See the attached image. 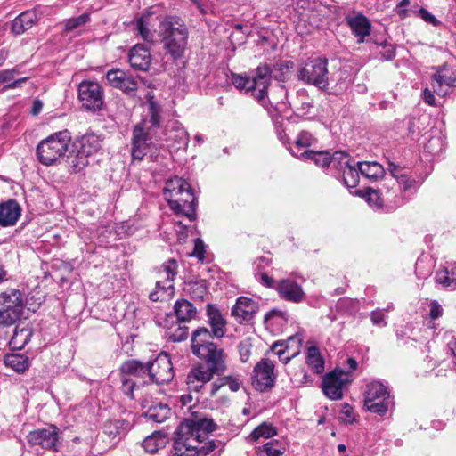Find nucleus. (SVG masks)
Instances as JSON below:
<instances>
[{"instance_id":"nucleus-1","label":"nucleus","mask_w":456,"mask_h":456,"mask_svg":"<svg viewBox=\"0 0 456 456\" xmlns=\"http://www.w3.org/2000/svg\"><path fill=\"white\" fill-rule=\"evenodd\" d=\"M216 429V424L210 419L183 420L176 428L169 456H207L216 447L214 440L206 442Z\"/></svg>"},{"instance_id":"nucleus-2","label":"nucleus","mask_w":456,"mask_h":456,"mask_svg":"<svg viewBox=\"0 0 456 456\" xmlns=\"http://www.w3.org/2000/svg\"><path fill=\"white\" fill-rule=\"evenodd\" d=\"M165 200L175 215L186 216L191 222L196 220L197 199L188 182L181 177L167 181L163 190Z\"/></svg>"},{"instance_id":"nucleus-3","label":"nucleus","mask_w":456,"mask_h":456,"mask_svg":"<svg viewBox=\"0 0 456 456\" xmlns=\"http://www.w3.org/2000/svg\"><path fill=\"white\" fill-rule=\"evenodd\" d=\"M159 36L164 48L174 60L183 57L188 39V30L177 17L168 16L159 22Z\"/></svg>"},{"instance_id":"nucleus-4","label":"nucleus","mask_w":456,"mask_h":456,"mask_svg":"<svg viewBox=\"0 0 456 456\" xmlns=\"http://www.w3.org/2000/svg\"><path fill=\"white\" fill-rule=\"evenodd\" d=\"M272 69L270 66L265 64L260 65L255 69V75L252 78L232 74L233 86L244 91L246 94H250L261 106H267L266 89L271 85Z\"/></svg>"},{"instance_id":"nucleus-5","label":"nucleus","mask_w":456,"mask_h":456,"mask_svg":"<svg viewBox=\"0 0 456 456\" xmlns=\"http://www.w3.org/2000/svg\"><path fill=\"white\" fill-rule=\"evenodd\" d=\"M71 141L70 133L62 130L51 134L41 141L37 147V155L40 163L51 166L65 157Z\"/></svg>"},{"instance_id":"nucleus-6","label":"nucleus","mask_w":456,"mask_h":456,"mask_svg":"<svg viewBox=\"0 0 456 456\" xmlns=\"http://www.w3.org/2000/svg\"><path fill=\"white\" fill-rule=\"evenodd\" d=\"M328 62L325 57L307 60L297 70L298 80L305 85L316 86L322 91H328L330 80Z\"/></svg>"},{"instance_id":"nucleus-7","label":"nucleus","mask_w":456,"mask_h":456,"mask_svg":"<svg viewBox=\"0 0 456 456\" xmlns=\"http://www.w3.org/2000/svg\"><path fill=\"white\" fill-rule=\"evenodd\" d=\"M23 297L20 290L10 289L0 293V325L10 326L23 314Z\"/></svg>"},{"instance_id":"nucleus-8","label":"nucleus","mask_w":456,"mask_h":456,"mask_svg":"<svg viewBox=\"0 0 456 456\" xmlns=\"http://www.w3.org/2000/svg\"><path fill=\"white\" fill-rule=\"evenodd\" d=\"M131 156L134 161H141L145 156L156 160L159 156L158 148L150 142L145 121L136 124L133 129Z\"/></svg>"},{"instance_id":"nucleus-9","label":"nucleus","mask_w":456,"mask_h":456,"mask_svg":"<svg viewBox=\"0 0 456 456\" xmlns=\"http://www.w3.org/2000/svg\"><path fill=\"white\" fill-rule=\"evenodd\" d=\"M178 265L174 259L165 262L159 270V276L164 280L156 281V290L151 291L149 297L151 301L163 300L165 296L168 297L174 294L173 281L177 274Z\"/></svg>"},{"instance_id":"nucleus-10","label":"nucleus","mask_w":456,"mask_h":456,"mask_svg":"<svg viewBox=\"0 0 456 456\" xmlns=\"http://www.w3.org/2000/svg\"><path fill=\"white\" fill-rule=\"evenodd\" d=\"M78 100L82 107L92 112L99 111L104 104V94L97 82L84 80L77 88Z\"/></svg>"},{"instance_id":"nucleus-11","label":"nucleus","mask_w":456,"mask_h":456,"mask_svg":"<svg viewBox=\"0 0 456 456\" xmlns=\"http://www.w3.org/2000/svg\"><path fill=\"white\" fill-rule=\"evenodd\" d=\"M352 380V375L349 372L335 369L324 375L322 388L324 395L330 399H341L343 390L351 384Z\"/></svg>"},{"instance_id":"nucleus-12","label":"nucleus","mask_w":456,"mask_h":456,"mask_svg":"<svg viewBox=\"0 0 456 456\" xmlns=\"http://www.w3.org/2000/svg\"><path fill=\"white\" fill-rule=\"evenodd\" d=\"M353 193L356 196L362 197L369 205L376 208H381L385 204H390L392 205L391 207L396 208L405 202L403 197L399 196L396 191L390 190L389 188H387L385 192H383L382 190L366 188L364 191L356 190Z\"/></svg>"},{"instance_id":"nucleus-13","label":"nucleus","mask_w":456,"mask_h":456,"mask_svg":"<svg viewBox=\"0 0 456 456\" xmlns=\"http://www.w3.org/2000/svg\"><path fill=\"white\" fill-rule=\"evenodd\" d=\"M147 376L150 382L156 384L172 380L173 365L167 354H160L152 362H147Z\"/></svg>"},{"instance_id":"nucleus-14","label":"nucleus","mask_w":456,"mask_h":456,"mask_svg":"<svg viewBox=\"0 0 456 456\" xmlns=\"http://www.w3.org/2000/svg\"><path fill=\"white\" fill-rule=\"evenodd\" d=\"M274 364L267 358L261 359L254 367L252 386L260 392L271 389L275 383Z\"/></svg>"},{"instance_id":"nucleus-15","label":"nucleus","mask_w":456,"mask_h":456,"mask_svg":"<svg viewBox=\"0 0 456 456\" xmlns=\"http://www.w3.org/2000/svg\"><path fill=\"white\" fill-rule=\"evenodd\" d=\"M334 168L342 173L343 183L347 188H355L361 174L356 163L344 151L334 152Z\"/></svg>"},{"instance_id":"nucleus-16","label":"nucleus","mask_w":456,"mask_h":456,"mask_svg":"<svg viewBox=\"0 0 456 456\" xmlns=\"http://www.w3.org/2000/svg\"><path fill=\"white\" fill-rule=\"evenodd\" d=\"M194 354L205 362L204 372H209L210 377L224 372L226 369L225 355L224 350L218 348L216 345H208L205 352L200 350Z\"/></svg>"},{"instance_id":"nucleus-17","label":"nucleus","mask_w":456,"mask_h":456,"mask_svg":"<svg viewBox=\"0 0 456 456\" xmlns=\"http://www.w3.org/2000/svg\"><path fill=\"white\" fill-rule=\"evenodd\" d=\"M267 106H263L268 112L272 119L276 116H281V113L286 112L291 102L288 101V90L283 85H275L271 91V96H268L266 92Z\"/></svg>"},{"instance_id":"nucleus-18","label":"nucleus","mask_w":456,"mask_h":456,"mask_svg":"<svg viewBox=\"0 0 456 456\" xmlns=\"http://www.w3.org/2000/svg\"><path fill=\"white\" fill-rule=\"evenodd\" d=\"M109 85L121 90L127 95L134 96L138 89V82L122 69H112L106 73Z\"/></svg>"},{"instance_id":"nucleus-19","label":"nucleus","mask_w":456,"mask_h":456,"mask_svg":"<svg viewBox=\"0 0 456 456\" xmlns=\"http://www.w3.org/2000/svg\"><path fill=\"white\" fill-rule=\"evenodd\" d=\"M456 87V75L447 69L445 65L436 68V73L432 76V88L439 96H445Z\"/></svg>"},{"instance_id":"nucleus-20","label":"nucleus","mask_w":456,"mask_h":456,"mask_svg":"<svg viewBox=\"0 0 456 456\" xmlns=\"http://www.w3.org/2000/svg\"><path fill=\"white\" fill-rule=\"evenodd\" d=\"M212 379L209 372H204V366L200 365L192 369L187 376V385L190 392H200L202 395L210 396V385L208 381Z\"/></svg>"},{"instance_id":"nucleus-21","label":"nucleus","mask_w":456,"mask_h":456,"mask_svg":"<svg viewBox=\"0 0 456 456\" xmlns=\"http://www.w3.org/2000/svg\"><path fill=\"white\" fill-rule=\"evenodd\" d=\"M257 311L258 304L256 301L249 297H240L232 308V315L240 323L249 322Z\"/></svg>"},{"instance_id":"nucleus-22","label":"nucleus","mask_w":456,"mask_h":456,"mask_svg":"<svg viewBox=\"0 0 456 456\" xmlns=\"http://www.w3.org/2000/svg\"><path fill=\"white\" fill-rule=\"evenodd\" d=\"M345 20L350 28L352 34L357 38L358 43L364 42L365 38L370 35L371 23L362 13L346 15Z\"/></svg>"},{"instance_id":"nucleus-23","label":"nucleus","mask_w":456,"mask_h":456,"mask_svg":"<svg viewBox=\"0 0 456 456\" xmlns=\"http://www.w3.org/2000/svg\"><path fill=\"white\" fill-rule=\"evenodd\" d=\"M58 439V429L54 426L30 431V444H38L45 449L55 451V445Z\"/></svg>"},{"instance_id":"nucleus-24","label":"nucleus","mask_w":456,"mask_h":456,"mask_svg":"<svg viewBox=\"0 0 456 456\" xmlns=\"http://www.w3.org/2000/svg\"><path fill=\"white\" fill-rule=\"evenodd\" d=\"M128 61L134 70L147 71L151 62L150 49L140 44L135 45L129 52Z\"/></svg>"},{"instance_id":"nucleus-25","label":"nucleus","mask_w":456,"mask_h":456,"mask_svg":"<svg viewBox=\"0 0 456 456\" xmlns=\"http://www.w3.org/2000/svg\"><path fill=\"white\" fill-rule=\"evenodd\" d=\"M206 315L208 317V323L211 328V334H213L216 338H222L225 335L227 322L220 310L216 305L208 304Z\"/></svg>"},{"instance_id":"nucleus-26","label":"nucleus","mask_w":456,"mask_h":456,"mask_svg":"<svg viewBox=\"0 0 456 456\" xmlns=\"http://www.w3.org/2000/svg\"><path fill=\"white\" fill-rule=\"evenodd\" d=\"M276 289L281 298L293 303L303 301L305 297L301 286L289 279L281 280L276 286Z\"/></svg>"},{"instance_id":"nucleus-27","label":"nucleus","mask_w":456,"mask_h":456,"mask_svg":"<svg viewBox=\"0 0 456 456\" xmlns=\"http://www.w3.org/2000/svg\"><path fill=\"white\" fill-rule=\"evenodd\" d=\"M290 153L298 159L311 160L314 162L317 167L322 168L328 167L330 165L334 167V153L330 155L327 151H314L305 150L302 152H299V151H296L294 149L290 148Z\"/></svg>"},{"instance_id":"nucleus-28","label":"nucleus","mask_w":456,"mask_h":456,"mask_svg":"<svg viewBox=\"0 0 456 456\" xmlns=\"http://www.w3.org/2000/svg\"><path fill=\"white\" fill-rule=\"evenodd\" d=\"M168 126L167 140L170 142V146L176 150L186 148L189 143V134L184 127L177 121L171 122Z\"/></svg>"},{"instance_id":"nucleus-29","label":"nucleus","mask_w":456,"mask_h":456,"mask_svg":"<svg viewBox=\"0 0 456 456\" xmlns=\"http://www.w3.org/2000/svg\"><path fill=\"white\" fill-rule=\"evenodd\" d=\"M390 397H394V395L387 381L377 379L366 385L364 399H389Z\"/></svg>"},{"instance_id":"nucleus-30","label":"nucleus","mask_w":456,"mask_h":456,"mask_svg":"<svg viewBox=\"0 0 456 456\" xmlns=\"http://www.w3.org/2000/svg\"><path fill=\"white\" fill-rule=\"evenodd\" d=\"M436 282L448 290L456 289V264H447L438 269L435 275Z\"/></svg>"},{"instance_id":"nucleus-31","label":"nucleus","mask_w":456,"mask_h":456,"mask_svg":"<svg viewBox=\"0 0 456 456\" xmlns=\"http://www.w3.org/2000/svg\"><path fill=\"white\" fill-rule=\"evenodd\" d=\"M20 208L15 200H8L0 204V225L10 226L15 224L20 216Z\"/></svg>"},{"instance_id":"nucleus-32","label":"nucleus","mask_w":456,"mask_h":456,"mask_svg":"<svg viewBox=\"0 0 456 456\" xmlns=\"http://www.w3.org/2000/svg\"><path fill=\"white\" fill-rule=\"evenodd\" d=\"M216 337L211 334L206 327H200L196 329L191 334V351L193 354L197 352L206 351L208 345H216L212 340Z\"/></svg>"},{"instance_id":"nucleus-33","label":"nucleus","mask_w":456,"mask_h":456,"mask_svg":"<svg viewBox=\"0 0 456 456\" xmlns=\"http://www.w3.org/2000/svg\"><path fill=\"white\" fill-rule=\"evenodd\" d=\"M76 147L80 151V154L89 158L100 151L102 148V139L95 134H86L77 141Z\"/></svg>"},{"instance_id":"nucleus-34","label":"nucleus","mask_w":456,"mask_h":456,"mask_svg":"<svg viewBox=\"0 0 456 456\" xmlns=\"http://www.w3.org/2000/svg\"><path fill=\"white\" fill-rule=\"evenodd\" d=\"M174 311L179 322H190L194 319L197 314V309L193 304L183 298L176 300L174 305Z\"/></svg>"},{"instance_id":"nucleus-35","label":"nucleus","mask_w":456,"mask_h":456,"mask_svg":"<svg viewBox=\"0 0 456 456\" xmlns=\"http://www.w3.org/2000/svg\"><path fill=\"white\" fill-rule=\"evenodd\" d=\"M146 99L148 102V115L149 119H144L146 122V130L148 131L151 127H158L161 121V106L154 99V94L151 92H148L146 94Z\"/></svg>"},{"instance_id":"nucleus-36","label":"nucleus","mask_w":456,"mask_h":456,"mask_svg":"<svg viewBox=\"0 0 456 456\" xmlns=\"http://www.w3.org/2000/svg\"><path fill=\"white\" fill-rule=\"evenodd\" d=\"M28 343V324L20 322L15 327L13 336L12 337L9 346L12 351H20Z\"/></svg>"},{"instance_id":"nucleus-37","label":"nucleus","mask_w":456,"mask_h":456,"mask_svg":"<svg viewBox=\"0 0 456 456\" xmlns=\"http://www.w3.org/2000/svg\"><path fill=\"white\" fill-rule=\"evenodd\" d=\"M356 166L361 175L371 181H377L385 174L384 167L376 161L356 162Z\"/></svg>"},{"instance_id":"nucleus-38","label":"nucleus","mask_w":456,"mask_h":456,"mask_svg":"<svg viewBox=\"0 0 456 456\" xmlns=\"http://www.w3.org/2000/svg\"><path fill=\"white\" fill-rule=\"evenodd\" d=\"M153 27L154 25L151 22V16L150 14L142 15L135 21L137 34L147 43L154 42V31L151 29Z\"/></svg>"},{"instance_id":"nucleus-39","label":"nucleus","mask_w":456,"mask_h":456,"mask_svg":"<svg viewBox=\"0 0 456 456\" xmlns=\"http://www.w3.org/2000/svg\"><path fill=\"white\" fill-rule=\"evenodd\" d=\"M170 414L171 409L168 404L158 402L156 404L149 406L144 416L154 422L162 423L169 418Z\"/></svg>"},{"instance_id":"nucleus-40","label":"nucleus","mask_w":456,"mask_h":456,"mask_svg":"<svg viewBox=\"0 0 456 456\" xmlns=\"http://www.w3.org/2000/svg\"><path fill=\"white\" fill-rule=\"evenodd\" d=\"M167 443V434L163 431H155L142 441V447L150 453L157 452Z\"/></svg>"},{"instance_id":"nucleus-41","label":"nucleus","mask_w":456,"mask_h":456,"mask_svg":"<svg viewBox=\"0 0 456 456\" xmlns=\"http://www.w3.org/2000/svg\"><path fill=\"white\" fill-rule=\"evenodd\" d=\"M4 362L18 373H23L28 368V357L21 353L5 354Z\"/></svg>"},{"instance_id":"nucleus-42","label":"nucleus","mask_w":456,"mask_h":456,"mask_svg":"<svg viewBox=\"0 0 456 456\" xmlns=\"http://www.w3.org/2000/svg\"><path fill=\"white\" fill-rule=\"evenodd\" d=\"M313 107V101L305 90L298 91L296 98L291 102L289 108H294L297 115H306Z\"/></svg>"},{"instance_id":"nucleus-43","label":"nucleus","mask_w":456,"mask_h":456,"mask_svg":"<svg viewBox=\"0 0 456 456\" xmlns=\"http://www.w3.org/2000/svg\"><path fill=\"white\" fill-rule=\"evenodd\" d=\"M122 376L132 375L137 378H144L147 376V363L143 364L137 360L126 361L120 366Z\"/></svg>"},{"instance_id":"nucleus-44","label":"nucleus","mask_w":456,"mask_h":456,"mask_svg":"<svg viewBox=\"0 0 456 456\" xmlns=\"http://www.w3.org/2000/svg\"><path fill=\"white\" fill-rule=\"evenodd\" d=\"M301 343H302L301 337L299 335H294V336H290L285 341H276L273 345L272 348H273V350H276L278 346H283L284 345H286L284 349H279L276 351V354H278L280 361L286 364L290 361V359L292 357H294L295 355H297L298 354V351L292 353V354L290 356L282 357L285 351L288 350L290 346H292L293 344L299 345Z\"/></svg>"},{"instance_id":"nucleus-45","label":"nucleus","mask_w":456,"mask_h":456,"mask_svg":"<svg viewBox=\"0 0 456 456\" xmlns=\"http://www.w3.org/2000/svg\"><path fill=\"white\" fill-rule=\"evenodd\" d=\"M66 161L69 172L73 174L82 171L89 164L88 158L80 154V151L77 149L76 151H73L69 155H68Z\"/></svg>"},{"instance_id":"nucleus-46","label":"nucleus","mask_w":456,"mask_h":456,"mask_svg":"<svg viewBox=\"0 0 456 456\" xmlns=\"http://www.w3.org/2000/svg\"><path fill=\"white\" fill-rule=\"evenodd\" d=\"M308 366L316 374H321L324 370V361L322 357L318 347L310 346L307 351V361Z\"/></svg>"},{"instance_id":"nucleus-47","label":"nucleus","mask_w":456,"mask_h":456,"mask_svg":"<svg viewBox=\"0 0 456 456\" xmlns=\"http://www.w3.org/2000/svg\"><path fill=\"white\" fill-rule=\"evenodd\" d=\"M228 387L231 391H238L240 387V383L237 378L232 376H225L220 379L217 382L211 383L210 385V396H215L216 393Z\"/></svg>"},{"instance_id":"nucleus-48","label":"nucleus","mask_w":456,"mask_h":456,"mask_svg":"<svg viewBox=\"0 0 456 456\" xmlns=\"http://www.w3.org/2000/svg\"><path fill=\"white\" fill-rule=\"evenodd\" d=\"M259 451L266 456H282L287 451V446L283 442L273 439L265 444Z\"/></svg>"},{"instance_id":"nucleus-49","label":"nucleus","mask_w":456,"mask_h":456,"mask_svg":"<svg viewBox=\"0 0 456 456\" xmlns=\"http://www.w3.org/2000/svg\"><path fill=\"white\" fill-rule=\"evenodd\" d=\"M188 293L191 298L195 300L203 301L208 292V288L205 280L191 281L188 283Z\"/></svg>"},{"instance_id":"nucleus-50","label":"nucleus","mask_w":456,"mask_h":456,"mask_svg":"<svg viewBox=\"0 0 456 456\" xmlns=\"http://www.w3.org/2000/svg\"><path fill=\"white\" fill-rule=\"evenodd\" d=\"M316 142V138L310 132L303 130L298 134L293 146H289V151H290V148H292L296 151L302 152L301 149L311 147Z\"/></svg>"},{"instance_id":"nucleus-51","label":"nucleus","mask_w":456,"mask_h":456,"mask_svg":"<svg viewBox=\"0 0 456 456\" xmlns=\"http://www.w3.org/2000/svg\"><path fill=\"white\" fill-rule=\"evenodd\" d=\"M429 371L433 372L435 376H445L451 362L445 359L438 361L428 356L426 359Z\"/></svg>"},{"instance_id":"nucleus-52","label":"nucleus","mask_w":456,"mask_h":456,"mask_svg":"<svg viewBox=\"0 0 456 456\" xmlns=\"http://www.w3.org/2000/svg\"><path fill=\"white\" fill-rule=\"evenodd\" d=\"M277 435V430L274 427L265 422L256 427L249 435L252 441H257L259 438H271Z\"/></svg>"},{"instance_id":"nucleus-53","label":"nucleus","mask_w":456,"mask_h":456,"mask_svg":"<svg viewBox=\"0 0 456 456\" xmlns=\"http://www.w3.org/2000/svg\"><path fill=\"white\" fill-rule=\"evenodd\" d=\"M103 433L111 440L121 436L124 433L122 423L119 420H109L105 422Z\"/></svg>"},{"instance_id":"nucleus-54","label":"nucleus","mask_w":456,"mask_h":456,"mask_svg":"<svg viewBox=\"0 0 456 456\" xmlns=\"http://www.w3.org/2000/svg\"><path fill=\"white\" fill-rule=\"evenodd\" d=\"M90 20V16L87 13L75 18L67 19L63 21L64 30L66 32L73 31L74 29L86 24Z\"/></svg>"},{"instance_id":"nucleus-55","label":"nucleus","mask_w":456,"mask_h":456,"mask_svg":"<svg viewBox=\"0 0 456 456\" xmlns=\"http://www.w3.org/2000/svg\"><path fill=\"white\" fill-rule=\"evenodd\" d=\"M28 24V12L27 11L17 16L12 24V32L14 35H20L26 31V25Z\"/></svg>"},{"instance_id":"nucleus-56","label":"nucleus","mask_w":456,"mask_h":456,"mask_svg":"<svg viewBox=\"0 0 456 456\" xmlns=\"http://www.w3.org/2000/svg\"><path fill=\"white\" fill-rule=\"evenodd\" d=\"M121 382L120 389L124 395L134 398L135 396L134 392L140 389V385H138L135 380L126 376H122Z\"/></svg>"},{"instance_id":"nucleus-57","label":"nucleus","mask_w":456,"mask_h":456,"mask_svg":"<svg viewBox=\"0 0 456 456\" xmlns=\"http://www.w3.org/2000/svg\"><path fill=\"white\" fill-rule=\"evenodd\" d=\"M410 0H401L400 3L397 4L395 7L396 13L400 16L401 19H405L406 17H410L411 15H415L418 17V10L415 6H410Z\"/></svg>"},{"instance_id":"nucleus-58","label":"nucleus","mask_w":456,"mask_h":456,"mask_svg":"<svg viewBox=\"0 0 456 456\" xmlns=\"http://www.w3.org/2000/svg\"><path fill=\"white\" fill-rule=\"evenodd\" d=\"M253 347L252 340L249 338L242 339L238 345L240 359L242 362H247L251 355Z\"/></svg>"},{"instance_id":"nucleus-59","label":"nucleus","mask_w":456,"mask_h":456,"mask_svg":"<svg viewBox=\"0 0 456 456\" xmlns=\"http://www.w3.org/2000/svg\"><path fill=\"white\" fill-rule=\"evenodd\" d=\"M364 406L368 411L383 416L388 410L387 401H364Z\"/></svg>"},{"instance_id":"nucleus-60","label":"nucleus","mask_w":456,"mask_h":456,"mask_svg":"<svg viewBox=\"0 0 456 456\" xmlns=\"http://www.w3.org/2000/svg\"><path fill=\"white\" fill-rule=\"evenodd\" d=\"M339 419L341 422L346 425L353 424L354 421H356L354 411L349 403H346L343 404Z\"/></svg>"},{"instance_id":"nucleus-61","label":"nucleus","mask_w":456,"mask_h":456,"mask_svg":"<svg viewBox=\"0 0 456 456\" xmlns=\"http://www.w3.org/2000/svg\"><path fill=\"white\" fill-rule=\"evenodd\" d=\"M396 182L400 189L403 191H409L413 189V192H416L419 187L416 180L411 178L408 175L399 176V180Z\"/></svg>"},{"instance_id":"nucleus-62","label":"nucleus","mask_w":456,"mask_h":456,"mask_svg":"<svg viewBox=\"0 0 456 456\" xmlns=\"http://www.w3.org/2000/svg\"><path fill=\"white\" fill-rule=\"evenodd\" d=\"M444 338L446 343L448 351L451 353V355L453 357V362H454V364H456V332L455 331H447L444 333Z\"/></svg>"},{"instance_id":"nucleus-63","label":"nucleus","mask_w":456,"mask_h":456,"mask_svg":"<svg viewBox=\"0 0 456 456\" xmlns=\"http://www.w3.org/2000/svg\"><path fill=\"white\" fill-rule=\"evenodd\" d=\"M281 116H276V118L274 119H273V121L276 134H277L279 140L281 142L282 144L287 146V149L289 150V146H292V145L289 142V139L287 134L285 133V130L282 128V126L281 125H279V123H280L279 119L281 118Z\"/></svg>"},{"instance_id":"nucleus-64","label":"nucleus","mask_w":456,"mask_h":456,"mask_svg":"<svg viewBox=\"0 0 456 456\" xmlns=\"http://www.w3.org/2000/svg\"><path fill=\"white\" fill-rule=\"evenodd\" d=\"M189 332L188 328L183 326H179L176 328L174 331L168 332L169 339H171L174 342H181L185 340L188 338Z\"/></svg>"}]
</instances>
